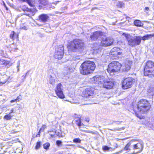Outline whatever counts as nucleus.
Returning a JSON list of instances; mask_svg holds the SVG:
<instances>
[{
  "label": "nucleus",
  "instance_id": "1",
  "mask_svg": "<svg viewBox=\"0 0 154 154\" xmlns=\"http://www.w3.org/2000/svg\"><path fill=\"white\" fill-rule=\"evenodd\" d=\"M151 105L149 101L145 99H141L133 107V110L136 116L140 119H144L145 116L142 114L149 111Z\"/></svg>",
  "mask_w": 154,
  "mask_h": 154
},
{
  "label": "nucleus",
  "instance_id": "2",
  "mask_svg": "<svg viewBox=\"0 0 154 154\" xmlns=\"http://www.w3.org/2000/svg\"><path fill=\"white\" fill-rule=\"evenodd\" d=\"M96 68V65L94 61L87 60L81 64L79 70L80 73L82 75H88L93 73Z\"/></svg>",
  "mask_w": 154,
  "mask_h": 154
},
{
  "label": "nucleus",
  "instance_id": "3",
  "mask_svg": "<svg viewBox=\"0 0 154 154\" xmlns=\"http://www.w3.org/2000/svg\"><path fill=\"white\" fill-rule=\"evenodd\" d=\"M84 46V43L82 40L75 38L68 43L67 48L69 51L76 52L83 49Z\"/></svg>",
  "mask_w": 154,
  "mask_h": 154
},
{
  "label": "nucleus",
  "instance_id": "4",
  "mask_svg": "<svg viewBox=\"0 0 154 154\" xmlns=\"http://www.w3.org/2000/svg\"><path fill=\"white\" fill-rule=\"evenodd\" d=\"M143 76L149 78L154 77V62L151 60L146 62L143 66Z\"/></svg>",
  "mask_w": 154,
  "mask_h": 154
},
{
  "label": "nucleus",
  "instance_id": "5",
  "mask_svg": "<svg viewBox=\"0 0 154 154\" xmlns=\"http://www.w3.org/2000/svg\"><path fill=\"white\" fill-rule=\"evenodd\" d=\"M122 65L118 61H114L108 65L106 69L107 72L111 76H113L121 71Z\"/></svg>",
  "mask_w": 154,
  "mask_h": 154
},
{
  "label": "nucleus",
  "instance_id": "6",
  "mask_svg": "<svg viewBox=\"0 0 154 154\" xmlns=\"http://www.w3.org/2000/svg\"><path fill=\"white\" fill-rule=\"evenodd\" d=\"M137 81L136 78L131 77H125L122 82V88L123 89L131 88L134 84L137 83Z\"/></svg>",
  "mask_w": 154,
  "mask_h": 154
},
{
  "label": "nucleus",
  "instance_id": "7",
  "mask_svg": "<svg viewBox=\"0 0 154 154\" xmlns=\"http://www.w3.org/2000/svg\"><path fill=\"white\" fill-rule=\"evenodd\" d=\"M122 35L125 37L128 42V45L131 47H134L140 44L142 39L140 36H136L134 39L132 38L130 35L128 33H123Z\"/></svg>",
  "mask_w": 154,
  "mask_h": 154
},
{
  "label": "nucleus",
  "instance_id": "8",
  "mask_svg": "<svg viewBox=\"0 0 154 154\" xmlns=\"http://www.w3.org/2000/svg\"><path fill=\"white\" fill-rule=\"evenodd\" d=\"M95 90L96 89L94 87H90L86 88L82 92V96L86 98L93 97L95 94Z\"/></svg>",
  "mask_w": 154,
  "mask_h": 154
},
{
  "label": "nucleus",
  "instance_id": "9",
  "mask_svg": "<svg viewBox=\"0 0 154 154\" xmlns=\"http://www.w3.org/2000/svg\"><path fill=\"white\" fill-rule=\"evenodd\" d=\"M64 54V47L62 45L57 46L54 55V58L58 60L61 59L63 57Z\"/></svg>",
  "mask_w": 154,
  "mask_h": 154
},
{
  "label": "nucleus",
  "instance_id": "10",
  "mask_svg": "<svg viewBox=\"0 0 154 154\" xmlns=\"http://www.w3.org/2000/svg\"><path fill=\"white\" fill-rule=\"evenodd\" d=\"M122 52L121 49L118 47L113 48L110 51L109 55L113 59H117L119 58V56L122 55Z\"/></svg>",
  "mask_w": 154,
  "mask_h": 154
},
{
  "label": "nucleus",
  "instance_id": "11",
  "mask_svg": "<svg viewBox=\"0 0 154 154\" xmlns=\"http://www.w3.org/2000/svg\"><path fill=\"white\" fill-rule=\"evenodd\" d=\"M63 86L61 83L57 84L55 89V92L57 96L60 99L65 98V96L63 91Z\"/></svg>",
  "mask_w": 154,
  "mask_h": 154
},
{
  "label": "nucleus",
  "instance_id": "12",
  "mask_svg": "<svg viewBox=\"0 0 154 154\" xmlns=\"http://www.w3.org/2000/svg\"><path fill=\"white\" fill-rule=\"evenodd\" d=\"M114 42V40L112 38L106 37L102 39L100 44L102 47H107L112 45Z\"/></svg>",
  "mask_w": 154,
  "mask_h": 154
},
{
  "label": "nucleus",
  "instance_id": "13",
  "mask_svg": "<svg viewBox=\"0 0 154 154\" xmlns=\"http://www.w3.org/2000/svg\"><path fill=\"white\" fill-rule=\"evenodd\" d=\"M143 145L140 142L134 144L132 146V149L135 150L136 152H134L131 154H136L140 153L143 150Z\"/></svg>",
  "mask_w": 154,
  "mask_h": 154
},
{
  "label": "nucleus",
  "instance_id": "14",
  "mask_svg": "<svg viewBox=\"0 0 154 154\" xmlns=\"http://www.w3.org/2000/svg\"><path fill=\"white\" fill-rule=\"evenodd\" d=\"M114 85V82L112 81L108 80H104L102 84L103 87L108 89L112 88Z\"/></svg>",
  "mask_w": 154,
  "mask_h": 154
},
{
  "label": "nucleus",
  "instance_id": "15",
  "mask_svg": "<svg viewBox=\"0 0 154 154\" xmlns=\"http://www.w3.org/2000/svg\"><path fill=\"white\" fill-rule=\"evenodd\" d=\"M132 63V62L131 60H126L123 63V70L126 72L129 70L131 68V66Z\"/></svg>",
  "mask_w": 154,
  "mask_h": 154
},
{
  "label": "nucleus",
  "instance_id": "16",
  "mask_svg": "<svg viewBox=\"0 0 154 154\" xmlns=\"http://www.w3.org/2000/svg\"><path fill=\"white\" fill-rule=\"evenodd\" d=\"M93 79L94 82L99 84H102L104 81L102 77L100 75H96L93 77Z\"/></svg>",
  "mask_w": 154,
  "mask_h": 154
},
{
  "label": "nucleus",
  "instance_id": "17",
  "mask_svg": "<svg viewBox=\"0 0 154 154\" xmlns=\"http://www.w3.org/2000/svg\"><path fill=\"white\" fill-rule=\"evenodd\" d=\"M100 34V32L98 31L94 32L90 36L92 41H96L97 39Z\"/></svg>",
  "mask_w": 154,
  "mask_h": 154
},
{
  "label": "nucleus",
  "instance_id": "18",
  "mask_svg": "<svg viewBox=\"0 0 154 154\" xmlns=\"http://www.w3.org/2000/svg\"><path fill=\"white\" fill-rule=\"evenodd\" d=\"M48 17L47 14H42L38 16V20L42 22L45 23L47 21Z\"/></svg>",
  "mask_w": 154,
  "mask_h": 154
},
{
  "label": "nucleus",
  "instance_id": "19",
  "mask_svg": "<svg viewBox=\"0 0 154 154\" xmlns=\"http://www.w3.org/2000/svg\"><path fill=\"white\" fill-rule=\"evenodd\" d=\"M138 140L135 139H133L129 142L124 147V150L127 151L128 152L130 151L132 149H131L130 146L134 142L136 141H138Z\"/></svg>",
  "mask_w": 154,
  "mask_h": 154
},
{
  "label": "nucleus",
  "instance_id": "20",
  "mask_svg": "<svg viewBox=\"0 0 154 154\" xmlns=\"http://www.w3.org/2000/svg\"><path fill=\"white\" fill-rule=\"evenodd\" d=\"M9 37L12 41H14L15 39L18 40L19 34L16 33L14 31H11Z\"/></svg>",
  "mask_w": 154,
  "mask_h": 154
},
{
  "label": "nucleus",
  "instance_id": "21",
  "mask_svg": "<svg viewBox=\"0 0 154 154\" xmlns=\"http://www.w3.org/2000/svg\"><path fill=\"white\" fill-rule=\"evenodd\" d=\"M1 62H2L1 65H3L5 67H8L11 66L10 62L9 60H3L1 61Z\"/></svg>",
  "mask_w": 154,
  "mask_h": 154
},
{
  "label": "nucleus",
  "instance_id": "22",
  "mask_svg": "<svg viewBox=\"0 0 154 154\" xmlns=\"http://www.w3.org/2000/svg\"><path fill=\"white\" fill-rule=\"evenodd\" d=\"M134 25L137 27L142 26L143 24L139 20H135L134 21Z\"/></svg>",
  "mask_w": 154,
  "mask_h": 154
},
{
  "label": "nucleus",
  "instance_id": "23",
  "mask_svg": "<svg viewBox=\"0 0 154 154\" xmlns=\"http://www.w3.org/2000/svg\"><path fill=\"white\" fill-rule=\"evenodd\" d=\"M77 118H78V119L75 120V122L76 125L79 127V128H81V126L83 125L81 122V117H79Z\"/></svg>",
  "mask_w": 154,
  "mask_h": 154
},
{
  "label": "nucleus",
  "instance_id": "24",
  "mask_svg": "<svg viewBox=\"0 0 154 154\" xmlns=\"http://www.w3.org/2000/svg\"><path fill=\"white\" fill-rule=\"evenodd\" d=\"M153 37H154V34H147L143 36L142 37V39L143 41H145Z\"/></svg>",
  "mask_w": 154,
  "mask_h": 154
},
{
  "label": "nucleus",
  "instance_id": "25",
  "mask_svg": "<svg viewBox=\"0 0 154 154\" xmlns=\"http://www.w3.org/2000/svg\"><path fill=\"white\" fill-rule=\"evenodd\" d=\"M65 73L67 75L70 74L73 72V70L71 68L66 67L65 68Z\"/></svg>",
  "mask_w": 154,
  "mask_h": 154
},
{
  "label": "nucleus",
  "instance_id": "26",
  "mask_svg": "<svg viewBox=\"0 0 154 154\" xmlns=\"http://www.w3.org/2000/svg\"><path fill=\"white\" fill-rule=\"evenodd\" d=\"M12 117V116L10 114H8L4 116L3 119L5 120H8L11 119Z\"/></svg>",
  "mask_w": 154,
  "mask_h": 154
},
{
  "label": "nucleus",
  "instance_id": "27",
  "mask_svg": "<svg viewBox=\"0 0 154 154\" xmlns=\"http://www.w3.org/2000/svg\"><path fill=\"white\" fill-rule=\"evenodd\" d=\"M41 145L42 142L40 141H38L35 143V148L36 149H37L40 147Z\"/></svg>",
  "mask_w": 154,
  "mask_h": 154
},
{
  "label": "nucleus",
  "instance_id": "28",
  "mask_svg": "<svg viewBox=\"0 0 154 154\" xmlns=\"http://www.w3.org/2000/svg\"><path fill=\"white\" fill-rule=\"evenodd\" d=\"M50 145V143L49 142H46L43 144V147L46 150H48L49 149Z\"/></svg>",
  "mask_w": 154,
  "mask_h": 154
},
{
  "label": "nucleus",
  "instance_id": "29",
  "mask_svg": "<svg viewBox=\"0 0 154 154\" xmlns=\"http://www.w3.org/2000/svg\"><path fill=\"white\" fill-rule=\"evenodd\" d=\"M27 29L28 27L26 25H25V23H23L21 24L20 29L26 30Z\"/></svg>",
  "mask_w": 154,
  "mask_h": 154
},
{
  "label": "nucleus",
  "instance_id": "30",
  "mask_svg": "<svg viewBox=\"0 0 154 154\" xmlns=\"http://www.w3.org/2000/svg\"><path fill=\"white\" fill-rule=\"evenodd\" d=\"M73 141L75 143H80L81 142V140L79 138H77L73 139Z\"/></svg>",
  "mask_w": 154,
  "mask_h": 154
},
{
  "label": "nucleus",
  "instance_id": "31",
  "mask_svg": "<svg viewBox=\"0 0 154 154\" xmlns=\"http://www.w3.org/2000/svg\"><path fill=\"white\" fill-rule=\"evenodd\" d=\"M149 93L151 94L152 95L154 94V88H150L148 90Z\"/></svg>",
  "mask_w": 154,
  "mask_h": 154
},
{
  "label": "nucleus",
  "instance_id": "32",
  "mask_svg": "<svg viewBox=\"0 0 154 154\" xmlns=\"http://www.w3.org/2000/svg\"><path fill=\"white\" fill-rule=\"evenodd\" d=\"M102 149L104 151H106L110 149L109 147L106 146H102Z\"/></svg>",
  "mask_w": 154,
  "mask_h": 154
},
{
  "label": "nucleus",
  "instance_id": "33",
  "mask_svg": "<svg viewBox=\"0 0 154 154\" xmlns=\"http://www.w3.org/2000/svg\"><path fill=\"white\" fill-rule=\"evenodd\" d=\"M45 128L46 125H43L39 131H43Z\"/></svg>",
  "mask_w": 154,
  "mask_h": 154
},
{
  "label": "nucleus",
  "instance_id": "34",
  "mask_svg": "<svg viewBox=\"0 0 154 154\" xmlns=\"http://www.w3.org/2000/svg\"><path fill=\"white\" fill-rule=\"evenodd\" d=\"M14 143L13 141L11 142H8L7 143V144L8 146H12V144Z\"/></svg>",
  "mask_w": 154,
  "mask_h": 154
},
{
  "label": "nucleus",
  "instance_id": "35",
  "mask_svg": "<svg viewBox=\"0 0 154 154\" xmlns=\"http://www.w3.org/2000/svg\"><path fill=\"white\" fill-rule=\"evenodd\" d=\"M62 143L61 141L60 140H57L56 141V144L58 146H60Z\"/></svg>",
  "mask_w": 154,
  "mask_h": 154
},
{
  "label": "nucleus",
  "instance_id": "36",
  "mask_svg": "<svg viewBox=\"0 0 154 154\" xmlns=\"http://www.w3.org/2000/svg\"><path fill=\"white\" fill-rule=\"evenodd\" d=\"M80 131H83L84 132L87 133H93V132L89 130H80Z\"/></svg>",
  "mask_w": 154,
  "mask_h": 154
},
{
  "label": "nucleus",
  "instance_id": "37",
  "mask_svg": "<svg viewBox=\"0 0 154 154\" xmlns=\"http://www.w3.org/2000/svg\"><path fill=\"white\" fill-rule=\"evenodd\" d=\"M8 79H7L4 82H0V86L2 85H3L5 84L8 81Z\"/></svg>",
  "mask_w": 154,
  "mask_h": 154
},
{
  "label": "nucleus",
  "instance_id": "38",
  "mask_svg": "<svg viewBox=\"0 0 154 154\" xmlns=\"http://www.w3.org/2000/svg\"><path fill=\"white\" fill-rule=\"evenodd\" d=\"M124 6V4L121 2H119L118 4V6L120 8H122V7H123Z\"/></svg>",
  "mask_w": 154,
  "mask_h": 154
},
{
  "label": "nucleus",
  "instance_id": "39",
  "mask_svg": "<svg viewBox=\"0 0 154 154\" xmlns=\"http://www.w3.org/2000/svg\"><path fill=\"white\" fill-rule=\"evenodd\" d=\"M22 97L21 95H20L19 96H18L17 98H16L17 101L18 100L20 101L22 100Z\"/></svg>",
  "mask_w": 154,
  "mask_h": 154
},
{
  "label": "nucleus",
  "instance_id": "40",
  "mask_svg": "<svg viewBox=\"0 0 154 154\" xmlns=\"http://www.w3.org/2000/svg\"><path fill=\"white\" fill-rule=\"evenodd\" d=\"M40 133L41 131H39L38 134H37L36 135L35 137H39L40 136Z\"/></svg>",
  "mask_w": 154,
  "mask_h": 154
},
{
  "label": "nucleus",
  "instance_id": "41",
  "mask_svg": "<svg viewBox=\"0 0 154 154\" xmlns=\"http://www.w3.org/2000/svg\"><path fill=\"white\" fill-rule=\"evenodd\" d=\"M125 128L122 127L120 128L115 129V130L120 131L121 130H123Z\"/></svg>",
  "mask_w": 154,
  "mask_h": 154
},
{
  "label": "nucleus",
  "instance_id": "42",
  "mask_svg": "<svg viewBox=\"0 0 154 154\" xmlns=\"http://www.w3.org/2000/svg\"><path fill=\"white\" fill-rule=\"evenodd\" d=\"M149 10V8L148 7H146L144 8V11H148Z\"/></svg>",
  "mask_w": 154,
  "mask_h": 154
},
{
  "label": "nucleus",
  "instance_id": "43",
  "mask_svg": "<svg viewBox=\"0 0 154 154\" xmlns=\"http://www.w3.org/2000/svg\"><path fill=\"white\" fill-rule=\"evenodd\" d=\"M14 102H17V101L16 100V99H14V100H11L10 101V102L11 103H13Z\"/></svg>",
  "mask_w": 154,
  "mask_h": 154
},
{
  "label": "nucleus",
  "instance_id": "44",
  "mask_svg": "<svg viewBox=\"0 0 154 154\" xmlns=\"http://www.w3.org/2000/svg\"><path fill=\"white\" fill-rule=\"evenodd\" d=\"M85 121L88 122L90 121L89 119L88 118L85 119Z\"/></svg>",
  "mask_w": 154,
  "mask_h": 154
},
{
  "label": "nucleus",
  "instance_id": "45",
  "mask_svg": "<svg viewBox=\"0 0 154 154\" xmlns=\"http://www.w3.org/2000/svg\"><path fill=\"white\" fill-rule=\"evenodd\" d=\"M13 112H14V110L13 109H12L11 110V111H10V112L9 113V114H10V115H11V113H12Z\"/></svg>",
  "mask_w": 154,
  "mask_h": 154
},
{
  "label": "nucleus",
  "instance_id": "46",
  "mask_svg": "<svg viewBox=\"0 0 154 154\" xmlns=\"http://www.w3.org/2000/svg\"><path fill=\"white\" fill-rule=\"evenodd\" d=\"M57 154H63V151L59 152H58Z\"/></svg>",
  "mask_w": 154,
  "mask_h": 154
},
{
  "label": "nucleus",
  "instance_id": "47",
  "mask_svg": "<svg viewBox=\"0 0 154 154\" xmlns=\"http://www.w3.org/2000/svg\"><path fill=\"white\" fill-rule=\"evenodd\" d=\"M17 131H14L13 130H12L11 131V132L12 133H17Z\"/></svg>",
  "mask_w": 154,
  "mask_h": 154
},
{
  "label": "nucleus",
  "instance_id": "48",
  "mask_svg": "<svg viewBox=\"0 0 154 154\" xmlns=\"http://www.w3.org/2000/svg\"><path fill=\"white\" fill-rule=\"evenodd\" d=\"M50 136L51 137H54V134H50Z\"/></svg>",
  "mask_w": 154,
  "mask_h": 154
},
{
  "label": "nucleus",
  "instance_id": "49",
  "mask_svg": "<svg viewBox=\"0 0 154 154\" xmlns=\"http://www.w3.org/2000/svg\"><path fill=\"white\" fill-rule=\"evenodd\" d=\"M14 49H15L17 50V49H18V48H14Z\"/></svg>",
  "mask_w": 154,
  "mask_h": 154
}]
</instances>
